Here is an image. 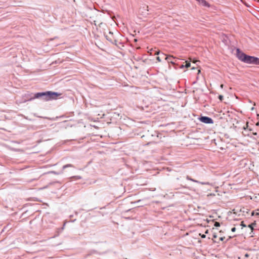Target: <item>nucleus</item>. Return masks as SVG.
Returning a JSON list of instances; mask_svg holds the SVG:
<instances>
[{"instance_id":"obj_1","label":"nucleus","mask_w":259,"mask_h":259,"mask_svg":"<svg viewBox=\"0 0 259 259\" xmlns=\"http://www.w3.org/2000/svg\"><path fill=\"white\" fill-rule=\"evenodd\" d=\"M60 94L56 92H53L48 91L46 92L37 93L34 95V97L30 98V100L35 99L42 97L44 100L49 101L52 99H56L57 97Z\"/></svg>"},{"instance_id":"obj_2","label":"nucleus","mask_w":259,"mask_h":259,"mask_svg":"<svg viewBox=\"0 0 259 259\" xmlns=\"http://www.w3.org/2000/svg\"><path fill=\"white\" fill-rule=\"evenodd\" d=\"M237 57L241 61L247 63L252 64L253 56H248L240 51L239 49L237 50Z\"/></svg>"},{"instance_id":"obj_3","label":"nucleus","mask_w":259,"mask_h":259,"mask_svg":"<svg viewBox=\"0 0 259 259\" xmlns=\"http://www.w3.org/2000/svg\"><path fill=\"white\" fill-rule=\"evenodd\" d=\"M200 120L203 123L210 124L213 123V120L207 116H202L200 118Z\"/></svg>"},{"instance_id":"obj_4","label":"nucleus","mask_w":259,"mask_h":259,"mask_svg":"<svg viewBox=\"0 0 259 259\" xmlns=\"http://www.w3.org/2000/svg\"><path fill=\"white\" fill-rule=\"evenodd\" d=\"M187 179L188 180H190V181H193L194 182H196V183H200L202 185H210V183L209 182H199L197 180H195L193 179H191L190 178L189 176H187L186 177Z\"/></svg>"},{"instance_id":"obj_5","label":"nucleus","mask_w":259,"mask_h":259,"mask_svg":"<svg viewBox=\"0 0 259 259\" xmlns=\"http://www.w3.org/2000/svg\"><path fill=\"white\" fill-rule=\"evenodd\" d=\"M252 64L255 65H259V58L255 57H253Z\"/></svg>"},{"instance_id":"obj_6","label":"nucleus","mask_w":259,"mask_h":259,"mask_svg":"<svg viewBox=\"0 0 259 259\" xmlns=\"http://www.w3.org/2000/svg\"><path fill=\"white\" fill-rule=\"evenodd\" d=\"M202 6H205V7H209V5L208 3L205 1V0H202L201 2L200 3Z\"/></svg>"},{"instance_id":"obj_7","label":"nucleus","mask_w":259,"mask_h":259,"mask_svg":"<svg viewBox=\"0 0 259 259\" xmlns=\"http://www.w3.org/2000/svg\"><path fill=\"white\" fill-rule=\"evenodd\" d=\"M190 65H191L190 63L189 62L186 61L185 65H182L180 66V68H184V67H185L186 68H188V67H190Z\"/></svg>"},{"instance_id":"obj_8","label":"nucleus","mask_w":259,"mask_h":259,"mask_svg":"<svg viewBox=\"0 0 259 259\" xmlns=\"http://www.w3.org/2000/svg\"><path fill=\"white\" fill-rule=\"evenodd\" d=\"M172 57V56H167L166 57H165V59L168 62H170L171 63H174L170 59V58Z\"/></svg>"},{"instance_id":"obj_9","label":"nucleus","mask_w":259,"mask_h":259,"mask_svg":"<svg viewBox=\"0 0 259 259\" xmlns=\"http://www.w3.org/2000/svg\"><path fill=\"white\" fill-rule=\"evenodd\" d=\"M73 167V166L71 164H66L63 166V169H64L67 167Z\"/></svg>"},{"instance_id":"obj_10","label":"nucleus","mask_w":259,"mask_h":259,"mask_svg":"<svg viewBox=\"0 0 259 259\" xmlns=\"http://www.w3.org/2000/svg\"><path fill=\"white\" fill-rule=\"evenodd\" d=\"M253 224H250V225H248V227H249V228H250V229H251V231H253Z\"/></svg>"},{"instance_id":"obj_11","label":"nucleus","mask_w":259,"mask_h":259,"mask_svg":"<svg viewBox=\"0 0 259 259\" xmlns=\"http://www.w3.org/2000/svg\"><path fill=\"white\" fill-rule=\"evenodd\" d=\"M214 226L215 227H219L220 226V223L219 222H215V223H214Z\"/></svg>"},{"instance_id":"obj_12","label":"nucleus","mask_w":259,"mask_h":259,"mask_svg":"<svg viewBox=\"0 0 259 259\" xmlns=\"http://www.w3.org/2000/svg\"><path fill=\"white\" fill-rule=\"evenodd\" d=\"M156 60H157L158 62H160L161 61V57H160V56H158V57H157V58H156Z\"/></svg>"},{"instance_id":"obj_13","label":"nucleus","mask_w":259,"mask_h":259,"mask_svg":"<svg viewBox=\"0 0 259 259\" xmlns=\"http://www.w3.org/2000/svg\"><path fill=\"white\" fill-rule=\"evenodd\" d=\"M241 225L243 227H245L246 226L244 224V222L242 221L241 222Z\"/></svg>"},{"instance_id":"obj_14","label":"nucleus","mask_w":259,"mask_h":259,"mask_svg":"<svg viewBox=\"0 0 259 259\" xmlns=\"http://www.w3.org/2000/svg\"><path fill=\"white\" fill-rule=\"evenodd\" d=\"M153 51V49H151L150 50V51L148 52V53H149L150 55H152V53Z\"/></svg>"},{"instance_id":"obj_15","label":"nucleus","mask_w":259,"mask_h":259,"mask_svg":"<svg viewBox=\"0 0 259 259\" xmlns=\"http://www.w3.org/2000/svg\"><path fill=\"white\" fill-rule=\"evenodd\" d=\"M231 231L233 232H235L236 231V228L235 227H233L231 229Z\"/></svg>"},{"instance_id":"obj_16","label":"nucleus","mask_w":259,"mask_h":259,"mask_svg":"<svg viewBox=\"0 0 259 259\" xmlns=\"http://www.w3.org/2000/svg\"><path fill=\"white\" fill-rule=\"evenodd\" d=\"M160 54V51H156L155 53V55H159Z\"/></svg>"},{"instance_id":"obj_17","label":"nucleus","mask_w":259,"mask_h":259,"mask_svg":"<svg viewBox=\"0 0 259 259\" xmlns=\"http://www.w3.org/2000/svg\"><path fill=\"white\" fill-rule=\"evenodd\" d=\"M219 98L222 100L223 99V96L222 95H220Z\"/></svg>"},{"instance_id":"obj_18","label":"nucleus","mask_w":259,"mask_h":259,"mask_svg":"<svg viewBox=\"0 0 259 259\" xmlns=\"http://www.w3.org/2000/svg\"><path fill=\"white\" fill-rule=\"evenodd\" d=\"M165 56V55L163 53H161V56L160 57H161V58H163L164 57V56Z\"/></svg>"},{"instance_id":"obj_19","label":"nucleus","mask_w":259,"mask_h":259,"mask_svg":"<svg viewBox=\"0 0 259 259\" xmlns=\"http://www.w3.org/2000/svg\"><path fill=\"white\" fill-rule=\"evenodd\" d=\"M201 237H202V238H205V235H204V234H203V235H201Z\"/></svg>"},{"instance_id":"obj_20","label":"nucleus","mask_w":259,"mask_h":259,"mask_svg":"<svg viewBox=\"0 0 259 259\" xmlns=\"http://www.w3.org/2000/svg\"><path fill=\"white\" fill-rule=\"evenodd\" d=\"M255 198H256V196H255L254 197V198H253V199H255ZM250 199H253V198L252 197L250 196Z\"/></svg>"},{"instance_id":"obj_21","label":"nucleus","mask_w":259,"mask_h":259,"mask_svg":"<svg viewBox=\"0 0 259 259\" xmlns=\"http://www.w3.org/2000/svg\"><path fill=\"white\" fill-rule=\"evenodd\" d=\"M77 179H81V177L80 176H77L76 177Z\"/></svg>"},{"instance_id":"obj_22","label":"nucleus","mask_w":259,"mask_h":259,"mask_svg":"<svg viewBox=\"0 0 259 259\" xmlns=\"http://www.w3.org/2000/svg\"><path fill=\"white\" fill-rule=\"evenodd\" d=\"M256 125L257 126H258V125H259V122H257L256 123Z\"/></svg>"},{"instance_id":"obj_23","label":"nucleus","mask_w":259,"mask_h":259,"mask_svg":"<svg viewBox=\"0 0 259 259\" xmlns=\"http://www.w3.org/2000/svg\"><path fill=\"white\" fill-rule=\"evenodd\" d=\"M216 237H217V236H216L215 235H213V238H216Z\"/></svg>"},{"instance_id":"obj_24","label":"nucleus","mask_w":259,"mask_h":259,"mask_svg":"<svg viewBox=\"0 0 259 259\" xmlns=\"http://www.w3.org/2000/svg\"><path fill=\"white\" fill-rule=\"evenodd\" d=\"M221 88H223V84H221Z\"/></svg>"},{"instance_id":"obj_25","label":"nucleus","mask_w":259,"mask_h":259,"mask_svg":"<svg viewBox=\"0 0 259 259\" xmlns=\"http://www.w3.org/2000/svg\"><path fill=\"white\" fill-rule=\"evenodd\" d=\"M251 110H254V107H252V108H251Z\"/></svg>"},{"instance_id":"obj_26","label":"nucleus","mask_w":259,"mask_h":259,"mask_svg":"<svg viewBox=\"0 0 259 259\" xmlns=\"http://www.w3.org/2000/svg\"><path fill=\"white\" fill-rule=\"evenodd\" d=\"M220 240H223V238H222V237L220 238Z\"/></svg>"},{"instance_id":"obj_27","label":"nucleus","mask_w":259,"mask_h":259,"mask_svg":"<svg viewBox=\"0 0 259 259\" xmlns=\"http://www.w3.org/2000/svg\"><path fill=\"white\" fill-rule=\"evenodd\" d=\"M52 173H54V174H57L56 172H54V171H52Z\"/></svg>"},{"instance_id":"obj_28","label":"nucleus","mask_w":259,"mask_h":259,"mask_svg":"<svg viewBox=\"0 0 259 259\" xmlns=\"http://www.w3.org/2000/svg\"><path fill=\"white\" fill-rule=\"evenodd\" d=\"M257 117H259V114H257Z\"/></svg>"},{"instance_id":"obj_29","label":"nucleus","mask_w":259,"mask_h":259,"mask_svg":"<svg viewBox=\"0 0 259 259\" xmlns=\"http://www.w3.org/2000/svg\"><path fill=\"white\" fill-rule=\"evenodd\" d=\"M109 33H110V34H113V33H111V32H109Z\"/></svg>"}]
</instances>
